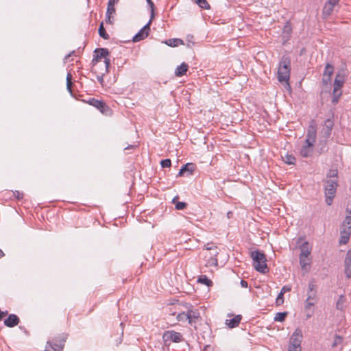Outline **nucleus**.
I'll list each match as a JSON object with an SVG mask.
<instances>
[{
  "instance_id": "nucleus-1",
  "label": "nucleus",
  "mask_w": 351,
  "mask_h": 351,
  "mask_svg": "<svg viewBox=\"0 0 351 351\" xmlns=\"http://www.w3.org/2000/svg\"><path fill=\"white\" fill-rule=\"evenodd\" d=\"M250 256L253 260V266L255 269L261 274H266L269 271V269L266 264V257L263 252L260 250L252 251Z\"/></svg>"
},
{
  "instance_id": "nucleus-2",
  "label": "nucleus",
  "mask_w": 351,
  "mask_h": 351,
  "mask_svg": "<svg viewBox=\"0 0 351 351\" xmlns=\"http://www.w3.org/2000/svg\"><path fill=\"white\" fill-rule=\"evenodd\" d=\"M291 61L288 57L283 56L279 63L278 71V80L280 83L286 82L289 86L288 81L290 77Z\"/></svg>"
},
{
  "instance_id": "nucleus-3",
  "label": "nucleus",
  "mask_w": 351,
  "mask_h": 351,
  "mask_svg": "<svg viewBox=\"0 0 351 351\" xmlns=\"http://www.w3.org/2000/svg\"><path fill=\"white\" fill-rule=\"evenodd\" d=\"M67 337V334L62 333L56 337L53 341H48L45 351H63Z\"/></svg>"
},
{
  "instance_id": "nucleus-4",
  "label": "nucleus",
  "mask_w": 351,
  "mask_h": 351,
  "mask_svg": "<svg viewBox=\"0 0 351 351\" xmlns=\"http://www.w3.org/2000/svg\"><path fill=\"white\" fill-rule=\"evenodd\" d=\"M338 186V180H327L324 186L326 203L330 206L332 204L333 199L335 196L337 188Z\"/></svg>"
},
{
  "instance_id": "nucleus-5",
  "label": "nucleus",
  "mask_w": 351,
  "mask_h": 351,
  "mask_svg": "<svg viewBox=\"0 0 351 351\" xmlns=\"http://www.w3.org/2000/svg\"><path fill=\"white\" fill-rule=\"evenodd\" d=\"M162 340L165 345L171 342L180 343L184 340L182 335L175 330H167L162 334Z\"/></svg>"
},
{
  "instance_id": "nucleus-6",
  "label": "nucleus",
  "mask_w": 351,
  "mask_h": 351,
  "mask_svg": "<svg viewBox=\"0 0 351 351\" xmlns=\"http://www.w3.org/2000/svg\"><path fill=\"white\" fill-rule=\"evenodd\" d=\"M317 137V123L314 119L310 121L307 133L306 136L305 143H311L314 144Z\"/></svg>"
},
{
  "instance_id": "nucleus-7",
  "label": "nucleus",
  "mask_w": 351,
  "mask_h": 351,
  "mask_svg": "<svg viewBox=\"0 0 351 351\" xmlns=\"http://www.w3.org/2000/svg\"><path fill=\"white\" fill-rule=\"evenodd\" d=\"M88 104L90 106L98 109L101 113L104 114H108L110 111V108L106 104L101 101L96 99L95 98H90L88 101Z\"/></svg>"
},
{
  "instance_id": "nucleus-8",
  "label": "nucleus",
  "mask_w": 351,
  "mask_h": 351,
  "mask_svg": "<svg viewBox=\"0 0 351 351\" xmlns=\"http://www.w3.org/2000/svg\"><path fill=\"white\" fill-rule=\"evenodd\" d=\"M152 19H150L147 24H145L140 31L133 37L132 41L134 43L138 42L141 40L146 38L149 34L150 31V25L152 23Z\"/></svg>"
},
{
  "instance_id": "nucleus-9",
  "label": "nucleus",
  "mask_w": 351,
  "mask_h": 351,
  "mask_svg": "<svg viewBox=\"0 0 351 351\" xmlns=\"http://www.w3.org/2000/svg\"><path fill=\"white\" fill-rule=\"evenodd\" d=\"M333 126L334 121L331 119H326L321 131V138H323L326 141L331 134Z\"/></svg>"
},
{
  "instance_id": "nucleus-10",
  "label": "nucleus",
  "mask_w": 351,
  "mask_h": 351,
  "mask_svg": "<svg viewBox=\"0 0 351 351\" xmlns=\"http://www.w3.org/2000/svg\"><path fill=\"white\" fill-rule=\"evenodd\" d=\"M333 73L334 66L330 63H327L323 73L322 83L324 85H328L330 82Z\"/></svg>"
},
{
  "instance_id": "nucleus-11",
  "label": "nucleus",
  "mask_w": 351,
  "mask_h": 351,
  "mask_svg": "<svg viewBox=\"0 0 351 351\" xmlns=\"http://www.w3.org/2000/svg\"><path fill=\"white\" fill-rule=\"evenodd\" d=\"M302 339V330L300 328L295 329L293 335L290 338V342L289 346H301V342Z\"/></svg>"
},
{
  "instance_id": "nucleus-12",
  "label": "nucleus",
  "mask_w": 351,
  "mask_h": 351,
  "mask_svg": "<svg viewBox=\"0 0 351 351\" xmlns=\"http://www.w3.org/2000/svg\"><path fill=\"white\" fill-rule=\"evenodd\" d=\"M95 56L93 59V64H96L101 58L106 59L110 52L106 48H97L95 50Z\"/></svg>"
},
{
  "instance_id": "nucleus-13",
  "label": "nucleus",
  "mask_w": 351,
  "mask_h": 351,
  "mask_svg": "<svg viewBox=\"0 0 351 351\" xmlns=\"http://www.w3.org/2000/svg\"><path fill=\"white\" fill-rule=\"evenodd\" d=\"M195 169V165L193 163H186L184 165L182 168L180 169L178 173V176H184L185 175L190 176L192 175L194 170Z\"/></svg>"
},
{
  "instance_id": "nucleus-14",
  "label": "nucleus",
  "mask_w": 351,
  "mask_h": 351,
  "mask_svg": "<svg viewBox=\"0 0 351 351\" xmlns=\"http://www.w3.org/2000/svg\"><path fill=\"white\" fill-rule=\"evenodd\" d=\"M345 274L347 278H351V250H348L344 260Z\"/></svg>"
},
{
  "instance_id": "nucleus-15",
  "label": "nucleus",
  "mask_w": 351,
  "mask_h": 351,
  "mask_svg": "<svg viewBox=\"0 0 351 351\" xmlns=\"http://www.w3.org/2000/svg\"><path fill=\"white\" fill-rule=\"evenodd\" d=\"M20 320L15 314H10L7 319L4 320V324L9 328H12L19 324Z\"/></svg>"
},
{
  "instance_id": "nucleus-16",
  "label": "nucleus",
  "mask_w": 351,
  "mask_h": 351,
  "mask_svg": "<svg viewBox=\"0 0 351 351\" xmlns=\"http://www.w3.org/2000/svg\"><path fill=\"white\" fill-rule=\"evenodd\" d=\"M314 144L311 143H305L300 149V154L302 157H309L311 156L313 151Z\"/></svg>"
},
{
  "instance_id": "nucleus-17",
  "label": "nucleus",
  "mask_w": 351,
  "mask_h": 351,
  "mask_svg": "<svg viewBox=\"0 0 351 351\" xmlns=\"http://www.w3.org/2000/svg\"><path fill=\"white\" fill-rule=\"evenodd\" d=\"M301 269L306 273L309 271L311 259L308 256H299Z\"/></svg>"
},
{
  "instance_id": "nucleus-18",
  "label": "nucleus",
  "mask_w": 351,
  "mask_h": 351,
  "mask_svg": "<svg viewBox=\"0 0 351 351\" xmlns=\"http://www.w3.org/2000/svg\"><path fill=\"white\" fill-rule=\"evenodd\" d=\"M335 5L336 4H333L331 1H327L322 10L323 17L327 18L329 16L332 14Z\"/></svg>"
},
{
  "instance_id": "nucleus-19",
  "label": "nucleus",
  "mask_w": 351,
  "mask_h": 351,
  "mask_svg": "<svg viewBox=\"0 0 351 351\" xmlns=\"http://www.w3.org/2000/svg\"><path fill=\"white\" fill-rule=\"evenodd\" d=\"M345 82V76L343 73L339 72L335 77L334 82V87L336 88H341Z\"/></svg>"
},
{
  "instance_id": "nucleus-20",
  "label": "nucleus",
  "mask_w": 351,
  "mask_h": 351,
  "mask_svg": "<svg viewBox=\"0 0 351 351\" xmlns=\"http://www.w3.org/2000/svg\"><path fill=\"white\" fill-rule=\"evenodd\" d=\"M311 249L308 242L305 241L300 246V254L299 256H308L311 252Z\"/></svg>"
},
{
  "instance_id": "nucleus-21",
  "label": "nucleus",
  "mask_w": 351,
  "mask_h": 351,
  "mask_svg": "<svg viewBox=\"0 0 351 351\" xmlns=\"http://www.w3.org/2000/svg\"><path fill=\"white\" fill-rule=\"evenodd\" d=\"M189 66L185 62L182 63L178 66L175 70V75L177 77H181L186 74L188 71Z\"/></svg>"
},
{
  "instance_id": "nucleus-22",
  "label": "nucleus",
  "mask_w": 351,
  "mask_h": 351,
  "mask_svg": "<svg viewBox=\"0 0 351 351\" xmlns=\"http://www.w3.org/2000/svg\"><path fill=\"white\" fill-rule=\"evenodd\" d=\"M241 318L242 317L241 315H236L232 319H227L226 324L228 326L229 328H233L239 324Z\"/></svg>"
},
{
  "instance_id": "nucleus-23",
  "label": "nucleus",
  "mask_w": 351,
  "mask_h": 351,
  "mask_svg": "<svg viewBox=\"0 0 351 351\" xmlns=\"http://www.w3.org/2000/svg\"><path fill=\"white\" fill-rule=\"evenodd\" d=\"M350 234H350L345 230L340 229V239L339 241V244L340 245L347 244L350 240Z\"/></svg>"
},
{
  "instance_id": "nucleus-24",
  "label": "nucleus",
  "mask_w": 351,
  "mask_h": 351,
  "mask_svg": "<svg viewBox=\"0 0 351 351\" xmlns=\"http://www.w3.org/2000/svg\"><path fill=\"white\" fill-rule=\"evenodd\" d=\"M187 314L189 316V323L190 324L193 322H195L196 319H198L200 317V314L198 310L189 309L187 311Z\"/></svg>"
},
{
  "instance_id": "nucleus-25",
  "label": "nucleus",
  "mask_w": 351,
  "mask_h": 351,
  "mask_svg": "<svg viewBox=\"0 0 351 351\" xmlns=\"http://www.w3.org/2000/svg\"><path fill=\"white\" fill-rule=\"evenodd\" d=\"M342 95V91L341 88H336L334 87L332 92V103L333 104H336L339 101V99Z\"/></svg>"
},
{
  "instance_id": "nucleus-26",
  "label": "nucleus",
  "mask_w": 351,
  "mask_h": 351,
  "mask_svg": "<svg viewBox=\"0 0 351 351\" xmlns=\"http://www.w3.org/2000/svg\"><path fill=\"white\" fill-rule=\"evenodd\" d=\"M165 44L170 47H178L180 45H184V42L180 38H171L167 40Z\"/></svg>"
},
{
  "instance_id": "nucleus-27",
  "label": "nucleus",
  "mask_w": 351,
  "mask_h": 351,
  "mask_svg": "<svg viewBox=\"0 0 351 351\" xmlns=\"http://www.w3.org/2000/svg\"><path fill=\"white\" fill-rule=\"evenodd\" d=\"M98 33L99 35L105 40H108L110 38V36L106 32L104 27V23L101 22L99 25V29H98Z\"/></svg>"
},
{
  "instance_id": "nucleus-28",
  "label": "nucleus",
  "mask_w": 351,
  "mask_h": 351,
  "mask_svg": "<svg viewBox=\"0 0 351 351\" xmlns=\"http://www.w3.org/2000/svg\"><path fill=\"white\" fill-rule=\"evenodd\" d=\"M197 282L206 285L207 287H211L213 285V282L210 280L206 276L202 275L199 277Z\"/></svg>"
},
{
  "instance_id": "nucleus-29",
  "label": "nucleus",
  "mask_w": 351,
  "mask_h": 351,
  "mask_svg": "<svg viewBox=\"0 0 351 351\" xmlns=\"http://www.w3.org/2000/svg\"><path fill=\"white\" fill-rule=\"evenodd\" d=\"M346 302V298L343 295H341L336 303V308L337 310L343 311L344 304Z\"/></svg>"
},
{
  "instance_id": "nucleus-30",
  "label": "nucleus",
  "mask_w": 351,
  "mask_h": 351,
  "mask_svg": "<svg viewBox=\"0 0 351 351\" xmlns=\"http://www.w3.org/2000/svg\"><path fill=\"white\" fill-rule=\"evenodd\" d=\"M288 315L287 312H278L276 314L274 317V321L276 322H283L286 319Z\"/></svg>"
},
{
  "instance_id": "nucleus-31",
  "label": "nucleus",
  "mask_w": 351,
  "mask_h": 351,
  "mask_svg": "<svg viewBox=\"0 0 351 351\" xmlns=\"http://www.w3.org/2000/svg\"><path fill=\"white\" fill-rule=\"evenodd\" d=\"M327 180H334L338 178V171L337 169H330L326 175Z\"/></svg>"
},
{
  "instance_id": "nucleus-32",
  "label": "nucleus",
  "mask_w": 351,
  "mask_h": 351,
  "mask_svg": "<svg viewBox=\"0 0 351 351\" xmlns=\"http://www.w3.org/2000/svg\"><path fill=\"white\" fill-rule=\"evenodd\" d=\"M201 8L208 10L210 8V5L206 0H193Z\"/></svg>"
},
{
  "instance_id": "nucleus-33",
  "label": "nucleus",
  "mask_w": 351,
  "mask_h": 351,
  "mask_svg": "<svg viewBox=\"0 0 351 351\" xmlns=\"http://www.w3.org/2000/svg\"><path fill=\"white\" fill-rule=\"evenodd\" d=\"M284 160L288 165H293L295 162V158L293 155L286 154Z\"/></svg>"
},
{
  "instance_id": "nucleus-34",
  "label": "nucleus",
  "mask_w": 351,
  "mask_h": 351,
  "mask_svg": "<svg viewBox=\"0 0 351 351\" xmlns=\"http://www.w3.org/2000/svg\"><path fill=\"white\" fill-rule=\"evenodd\" d=\"M204 249L206 250H214L215 252L213 254V255L216 256L218 252L217 251V246L213 243H208L206 245H204Z\"/></svg>"
},
{
  "instance_id": "nucleus-35",
  "label": "nucleus",
  "mask_w": 351,
  "mask_h": 351,
  "mask_svg": "<svg viewBox=\"0 0 351 351\" xmlns=\"http://www.w3.org/2000/svg\"><path fill=\"white\" fill-rule=\"evenodd\" d=\"M177 319L179 322L189 321V316H188L187 312L186 313L182 312L181 313L178 314Z\"/></svg>"
},
{
  "instance_id": "nucleus-36",
  "label": "nucleus",
  "mask_w": 351,
  "mask_h": 351,
  "mask_svg": "<svg viewBox=\"0 0 351 351\" xmlns=\"http://www.w3.org/2000/svg\"><path fill=\"white\" fill-rule=\"evenodd\" d=\"M343 339L339 335H336L334 338V341L332 343V346L333 348L337 347L338 345L341 344L342 343Z\"/></svg>"
},
{
  "instance_id": "nucleus-37",
  "label": "nucleus",
  "mask_w": 351,
  "mask_h": 351,
  "mask_svg": "<svg viewBox=\"0 0 351 351\" xmlns=\"http://www.w3.org/2000/svg\"><path fill=\"white\" fill-rule=\"evenodd\" d=\"M284 294L281 292H280L277 296V298L276 300V304L277 306H280L283 304L284 302Z\"/></svg>"
},
{
  "instance_id": "nucleus-38",
  "label": "nucleus",
  "mask_w": 351,
  "mask_h": 351,
  "mask_svg": "<svg viewBox=\"0 0 351 351\" xmlns=\"http://www.w3.org/2000/svg\"><path fill=\"white\" fill-rule=\"evenodd\" d=\"M13 195L18 200H21L24 197V193L23 192L19 191H13Z\"/></svg>"
},
{
  "instance_id": "nucleus-39",
  "label": "nucleus",
  "mask_w": 351,
  "mask_h": 351,
  "mask_svg": "<svg viewBox=\"0 0 351 351\" xmlns=\"http://www.w3.org/2000/svg\"><path fill=\"white\" fill-rule=\"evenodd\" d=\"M175 206L177 210H183L185 208H186L187 204L186 202H178L176 204Z\"/></svg>"
},
{
  "instance_id": "nucleus-40",
  "label": "nucleus",
  "mask_w": 351,
  "mask_h": 351,
  "mask_svg": "<svg viewBox=\"0 0 351 351\" xmlns=\"http://www.w3.org/2000/svg\"><path fill=\"white\" fill-rule=\"evenodd\" d=\"M160 165H161L162 167H163V168L170 167L171 165V161L170 159H165V160H161Z\"/></svg>"
},
{
  "instance_id": "nucleus-41",
  "label": "nucleus",
  "mask_w": 351,
  "mask_h": 351,
  "mask_svg": "<svg viewBox=\"0 0 351 351\" xmlns=\"http://www.w3.org/2000/svg\"><path fill=\"white\" fill-rule=\"evenodd\" d=\"M317 291L312 292L308 291L307 293V300H314L316 298Z\"/></svg>"
},
{
  "instance_id": "nucleus-42",
  "label": "nucleus",
  "mask_w": 351,
  "mask_h": 351,
  "mask_svg": "<svg viewBox=\"0 0 351 351\" xmlns=\"http://www.w3.org/2000/svg\"><path fill=\"white\" fill-rule=\"evenodd\" d=\"M291 25L287 23L285 26H284V28H283V34H286L287 35H289L291 32Z\"/></svg>"
},
{
  "instance_id": "nucleus-43",
  "label": "nucleus",
  "mask_w": 351,
  "mask_h": 351,
  "mask_svg": "<svg viewBox=\"0 0 351 351\" xmlns=\"http://www.w3.org/2000/svg\"><path fill=\"white\" fill-rule=\"evenodd\" d=\"M115 8H114V5H112V6H110L108 4V7H107V11H106V15H112L115 13Z\"/></svg>"
},
{
  "instance_id": "nucleus-44",
  "label": "nucleus",
  "mask_w": 351,
  "mask_h": 351,
  "mask_svg": "<svg viewBox=\"0 0 351 351\" xmlns=\"http://www.w3.org/2000/svg\"><path fill=\"white\" fill-rule=\"evenodd\" d=\"M315 288H316V285L315 283V281L314 280H311L308 283V291L312 292V291H316Z\"/></svg>"
},
{
  "instance_id": "nucleus-45",
  "label": "nucleus",
  "mask_w": 351,
  "mask_h": 351,
  "mask_svg": "<svg viewBox=\"0 0 351 351\" xmlns=\"http://www.w3.org/2000/svg\"><path fill=\"white\" fill-rule=\"evenodd\" d=\"M147 2L149 4L151 9V19H152L154 16V4L152 0H147Z\"/></svg>"
},
{
  "instance_id": "nucleus-46",
  "label": "nucleus",
  "mask_w": 351,
  "mask_h": 351,
  "mask_svg": "<svg viewBox=\"0 0 351 351\" xmlns=\"http://www.w3.org/2000/svg\"><path fill=\"white\" fill-rule=\"evenodd\" d=\"M341 224H342V226H351V217L346 216V217Z\"/></svg>"
},
{
  "instance_id": "nucleus-47",
  "label": "nucleus",
  "mask_w": 351,
  "mask_h": 351,
  "mask_svg": "<svg viewBox=\"0 0 351 351\" xmlns=\"http://www.w3.org/2000/svg\"><path fill=\"white\" fill-rule=\"evenodd\" d=\"M104 63H105V73H108L109 71V67H110V59H108V58H106L104 60Z\"/></svg>"
},
{
  "instance_id": "nucleus-48",
  "label": "nucleus",
  "mask_w": 351,
  "mask_h": 351,
  "mask_svg": "<svg viewBox=\"0 0 351 351\" xmlns=\"http://www.w3.org/2000/svg\"><path fill=\"white\" fill-rule=\"evenodd\" d=\"M291 290V286H287V285H286V286H284V287L282 288V289H281L280 292H281V293H282L284 294L285 293H286V292H289V291H290Z\"/></svg>"
},
{
  "instance_id": "nucleus-49",
  "label": "nucleus",
  "mask_w": 351,
  "mask_h": 351,
  "mask_svg": "<svg viewBox=\"0 0 351 351\" xmlns=\"http://www.w3.org/2000/svg\"><path fill=\"white\" fill-rule=\"evenodd\" d=\"M289 351H301V346H289Z\"/></svg>"
},
{
  "instance_id": "nucleus-50",
  "label": "nucleus",
  "mask_w": 351,
  "mask_h": 351,
  "mask_svg": "<svg viewBox=\"0 0 351 351\" xmlns=\"http://www.w3.org/2000/svg\"><path fill=\"white\" fill-rule=\"evenodd\" d=\"M315 304V302H311V300H307V299L305 301V308H309L311 306H313Z\"/></svg>"
},
{
  "instance_id": "nucleus-51",
  "label": "nucleus",
  "mask_w": 351,
  "mask_h": 351,
  "mask_svg": "<svg viewBox=\"0 0 351 351\" xmlns=\"http://www.w3.org/2000/svg\"><path fill=\"white\" fill-rule=\"evenodd\" d=\"M340 229L345 230L346 231H347L348 232L351 234V226H342V225H341Z\"/></svg>"
},
{
  "instance_id": "nucleus-52",
  "label": "nucleus",
  "mask_w": 351,
  "mask_h": 351,
  "mask_svg": "<svg viewBox=\"0 0 351 351\" xmlns=\"http://www.w3.org/2000/svg\"><path fill=\"white\" fill-rule=\"evenodd\" d=\"M323 141V145L320 148V150H319V153H322V152H324L325 151V147H326V141H325L324 139L323 140H320V143Z\"/></svg>"
},
{
  "instance_id": "nucleus-53",
  "label": "nucleus",
  "mask_w": 351,
  "mask_h": 351,
  "mask_svg": "<svg viewBox=\"0 0 351 351\" xmlns=\"http://www.w3.org/2000/svg\"><path fill=\"white\" fill-rule=\"evenodd\" d=\"M75 51H71L70 53L67 54V55L64 57V62H68L69 58L71 56H72L73 55H75Z\"/></svg>"
},
{
  "instance_id": "nucleus-54",
  "label": "nucleus",
  "mask_w": 351,
  "mask_h": 351,
  "mask_svg": "<svg viewBox=\"0 0 351 351\" xmlns=\"http://www.w3.org/2000/svg\"><path fill=\"white\" fill-rule=\"evenodd\" d=\"M106 73H102L101 75H97V80L102 84L104 82V75Z\"/></svg>"
},
{
  "instance_id": "nucleus-55",
  "label": "nucleus",
  "mask_w": 351,
  "mask_h": 351,
  "mask_svg": "<svg viewBox=\"0 0 351 351\" xmlns=\"http://www.w3.org/2000/svg\"><path fill=\"white\" fill-rule=\"evenodd\" d=\"M346 216L351 217V204L348 205V207L346 208Z\"/></svg>"
},
{
  "instance_id": "nucleus-56",
  "label": "nucleus",
  "mask_w": 351,
  "mask_h": 351,
  "mask_svg": "<svg viewBox=\"0 0 351 351\" xmlns=\"http://www.w3.org/2000/svg\"><path fill=\"white\" fill-rule=\"evenodd\" d=\"M66 88L70 93H72V82H66Z\"/></svg>"
},
{
  "instance_id": "nucleus-57",
  "label": "nucleus",
  "mask_w": 351,
  "mask_h": 351,
  "mask_svg": "<svg viewBox=\"0 0 351 351\" xmlns=\"http://www.w3.org/2000/svg\"><path fill=\"white\" fill-rule=\"evenodd\" d=\"M119 2V0H108V4L110 6L114 5Z\"/></svg>"
},
{
  "instance_id": "nucleus-58",
  "label": "nucleus",
  "mask_w": 351,
  "mask_h": 351,
  "mask_svg": "<svg viewBox=\"0 0 351 351\" xmlns=\"http://www.w3.org/2000/svg\"><path fill=\"white\" fill-rule=\"evenodd\" d=\"M241 286L243 288H247L248 286L247 282L244 280H241L240 282Z\"/></svg>"
},
{
  "instance_id": "nucleus-59",
  "label": "nucleus",
  "mask_w": 351,
  "mask_h": 351,
  "mask_svg": "<svg viewBox=\"0 0 351 351\" xmlns=\"http://www.w3.org/2000/svg\"><path fill=\"white\" fill-rule=\"evenodd\" d=\"M106 22L107 23H110V24H111V23H112V21H111V15H106Z\"/></svg>"
},
{
  "instance_id": "nucleus-60",
  "label": "nucleus",
  "mask_w": 351,
  "mask_h": 351,
  "mask_svg": "<svg viewBox=\"0 0 351 351\" xmlns=\"http://www.w3.org/2000/svg\"><path fill=\"white\" fill-rule=\"evenodd\" d=\"M72 80V75L70 73H69L66 75V82H71Z\"/></svg>"
},
{
  "instance_id": "nucleus-61",
  "label": "nucleus",
  "mask_w": 351,
  "mask_h": 351,
  "mask_svg": "<svg viewBox=\"0 0 351 351\" xmlns=\"http://www.w3.org/2000/svg\"><path fill=\"white\" fill-rule=\"evenodd\" d=\"M328 1H331L333 4H337L339 0H328Z\"/></svg>"
},
{
  "instance_id": "nucleus-62",
  "label": "nucleus",
  "mask_w": 351,
  "mask_h": 351,
  "mask_svg": "<svg viewBox=\"0 0 351 351\" xmlns=\"http://www.w3.org/2000/svg\"><path fill=\"white\" fill-rule=\"evenodd\" d=\"M4 256V253L3 251L0 249V258Z\"/></svg>"
},
{
  "instance_id": "nucleus-63",
  "label": "nucleus",
  "mask_w": 351,
  "mask_h": 351,
  "mask_svg": "<svg viewBox=\"0 0 351 351\" xmlns=\"http://www.w3.org/2000/svg\"><path fill=\"white\" fill-rule=\"evenodd\" d=\"M178 198V196L175 197L173 199V203H176V200Z\"/></svg>"
},
{
  "instance_id": "nucleus-64",
  "label": "nucleus",
  "mask_w": 351,
  "mask_h": 351,
  "mask_svg": "<svg viewBox=\"0 0 351 351\" xmlns=\"http://www.w3.org/2000/svg\"><path fill=\"white\" fill-rule=\"evenodd\" d=\"M134 145H130V146L126 147L125 149H130V148H134Z\"/></svg>"
}]
</instances>
